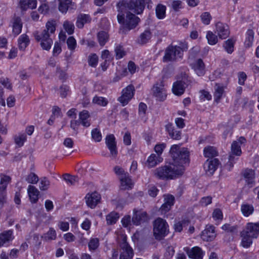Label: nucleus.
<instances>
[{
	"label": "nucleus",
	"mask_w": 259,
	"mask_h": 259,
	"mask_svg": "<svg viewBox=\"0 0 259 259\" xmlns=\"http://www.w3.org/2000/svg\"><path fill=\"white\" fill-rule=\"evenodd\" d=\"M185 170L183 166H178L174 163L156 168L153 170V175L156 178L162 180L175 179L182 176Z\"/></svg>",
	"instance_id": "obj_1"
},
{
	"label": "nucleus",
	"mask_w": 259,
	"mask_h": 259,
	"mask_svg": "<svg viewBox=\"0 0 259 259\" xmlns=\"http://www.w3.org/2000/svg\"><path fill=\"white\" fill-rule=\"evenodd\" d=\"M56 30V22L55 21H48L45 29L41 33L38 32L35 34V38L38 41H40V46L42 49L49 51L53 44V40L50 38V34L55 32Z\"/></svg>",
	"instance_id": "obj_2"
},
{
	"label": "nucleus",
	"mask_w": 259,
	"mask_h": 259,
	"mask_svg": "<svg viewBox=\"0 0 259 259\" xmlns=\"http://www.w3.org/2000/svg\"><path fill=\"white\" fill-rule=\"evenodd\" d=\"M174 164L178 166H183L184 164H188L190 161L189 151L186 148H181L179 145H172L169 151Z\"/></svg>",
	"instance_id": "obj_3"
},
{
	"label": "nucleus",
	"mask_w": 259,
	"mask_h": 259,
	"mask_svg": "<svg viewBox=\"0 0 259 259\" xmlns=\"http://www.w3.org/2000/svg\"><path fill=\"white\" fill-rule=\"evenodd\" d=\"M117 18L118 23L121 24L119 31L120 33L124 34L130 30L135 28L140 21L138 17L130 12L126 14L125 19L124 14L119 12Z\"/></svg>",
	"instance_id": "obj_4"
},
{
	"label": "nucleus",
	"mask_w": 259,
	"mask_h": 259,
	"mask_svg": "<svg viewBox=\"0 0 259 259\" xmlns=\"http://www.w3.org/2000/svg\"><path fill=\"white\" fill-rule=\"evenodd\" d=\"M240 234L242 245L244 247H249L252 243V238H256L259 235V222L248 223Z\"/></svg>",
	"instance_id": "obj_5"
},
{
	"label": "nucleus",
	"mask_w": 259,
	"mask_h": 259,
	"mask_svg": "<svg viewBox=\"0 0 259 259\" xmlns=\"http://www.w3.org/2000/svg\"><path fill=\"white\" fill-rule=\"evenodd\" d=\"M150 3H151V0H130L127 3L122 1L117 4L116 7L118 12H123V10L127 8L128 10L138 15L143 13L146 5Z\"/></svg>",
	"instance_id": "obj_6"
},
{
	"label": "nucleus",
	"mask_w": 259,
	"mask_h": 259,
	"mask_svg": "<svg viewBox=\"0 0 259 259\" xmlns=\"http://www.w3.org/2000/svg\"><path fill=\"white\" fill-rule=\"evenodd\" d=\"M187 49L188 45L186 43H181L179 46H169L165 51V54L163 57V62L173 61L182 58L183 52Z\"/></svg>",
	"instance_id": "obj_7"
},
{
	"label": "nucleus",
	"mask_w": 259,
	"mask_h": 259,
	"mask_svg": "<svg viewBox=\"0 0 259 259\" xmlns=\"http://www.w3.org/2000/svg\"><path fill=\"white\" fill-rule=\"evenodd\" d=\"M168 233V225L166 221L161 218L153 222V233L157 239H161Z\"/></svg>",
	"instance_id": "obj_8"
},
{
	"label": "nucleus",
	"mask_w": 259,
	"mask_h": 259,
	"mask_svg": "<svg viewBox=\"0 0 259 259\" xmlns=\"http://www.w3.org/2000/svg\"><path fill=\"white\" fill-rule=\"evenodd\" d=\"M135 88L130 84L122 90V95L118 98V101L124 106L126 105L134 95Z\"/></svg>",
	"instance_id": "obj_9"
},
{
	"label": "nucleus",
	"mask_w": 259,
	"mask_h": 259,
	"mask_svg": "<svg viewBox=\"0 0 259 259\" xmlns=\"http://www.w3.org/2000/svg\"><path fill=\"white\" fill-rule=\"evenodd\" d=\"M164 85L162 81L157 82L153 88V95L159 101H163L166 97V90L164 87Z\"/></svg>",
	"instance_id": "obj_10"
},
{
	"label": "nucleus",
	"mask_w": 259,
	"mask_h": 259,
	"mask_svg": "<svg viewBox=\"0 0 259 259\" xmlns=\"http://www.w3.org/2000/svg\"><path fill=\"white\" fill-rule=\"evenodd\" d=\"M134 214L132 217V223L134 225L138 226L147 222L148 220V216L146 211L141 210H133Z\"/></svg>",
	"instance_id": "obj_11"
},
{
	"label": "nucleus",
	"mask_w": 259,
	"mask_h": 259,
	"mask_svg": "<svg viewBox=\"0 0 259 259\" xmlns=\"http://www.w3.org/2000/svg\"><path fill=\"white\" fill-rule=\"evenodd\" d=\"M105 140L106 144L110 150L111 155L113 157H115L117 155V149L114 135L112 134L107 135Z\"/></svg>",
	"instance_id": "obj_12"
},
{
	"label": "nucleus",
	"mask_w": 259,
	"mask_h": 259,
	"mask_svg": "<svg viewBox=\"0 0 259 259\" xmlns=\"http://www.w3.org/2000/svg\"><path fill=\"white\" fill-rule=\"evenodd\" d=\"M188 257L191 259H202L204 252L201 248L195 246L191 249L188 247L184 248Z\"/></svg>",
	"instance_id": "obj_13"
},
{
	"label": "nucleus",
	"mask_w": 259,
	"mask_h": 259,
	"mask_svg": "<svg viewBox=\"0 0 259 259\" xmlns=\"http://www.w3.org/2000/svg\"><path fill=\"white\" fill-rule=\"evenodd\" d=\"M87 205L91 208H94L100 202V195L97 192L88 193L85 196Z\"/></svg>",
	"instance_id": "obj_14"
},
{
	"label": "nucleus",
	"mask_w": 259,
	"mask_h": 259,
	"mask_svg": "<svg viewBox=\"0 0 259 259\" xmlns=\"http://www.w3.org/2000/svg\"><path fill=\"white\" fill-rule=\"evenodd\" d=\"M219 160L217 158L207 159L204 164V168L208 175H212L219 165Z\"/></svg>",
	"instance_id": "obj_15"
},
{
	"label": "nucleus",
	"mask_w": 259,
	"mask_h": 259,
	"mask_svg": "<svg viewBox=\"0 0 259 259\" xmlns=\"http://www.w3.org/2000/svg\"><path fill=\"white\" fill-rule=\"evenodd\" d=\"M214 229V227L212 225H207L201 233L202 239L206 241L212 240L216 236Z\"/></svg>",
	"instance_id": "obj_16"
},
{
	"label": "nucleus",
	"mask_w": 259,
	"mask_h": 259,
	"mask_svg": "<svg viewBox=\"0 0 259 259\" xmlns=\"http://www.w3.org/2000/svg\"><path fill=\"white\" fill-rule=\"evenodd\" d=\"M215 26L216 31L220 38L226 39L229 36L230 31L227 25L221 22H218Z\"/></svg>",
	"instance_id": "obj_17"
},
{
	"label": "nucleus",
	"mask_w": 259,
	"mask_h": 259,
	"mask_svg": "<svg viewBox=\"0 0 259 259\" xmlns=\"http://www.w3.org/2000/svg\"><path fill=\"white\" fill-rule=\"evenodd\" d=\"M246 142V139L243 137H240L236 141L233 142L231 145V151L232 154H234L236 156H240L242 151L241 149V145Z\"/></svg>",
	"instance_id": "obj_18"
},
{
	"label": "nucleus",
	"mask_w": 259,
	"mask_h": 259,
	"mask_svg": "<svg viewBox=\"0 0 259 259\" xmlns=\"http://www.w3.org/2000/svg\"><path fill=\"white\" fill-rule=\"evenodd\" d=\"M190 65L197 75L201 76L205 74V64L201 59L196 60Z\"/></svg>",
	"instance_id": "obj_19"
},
{
	"label": "nucleus",
	"mask_w": 259,
	"mask_h": 259,
	"mask_svg": "<svg viewBox=\"0 0 259 259\" xmlns=\"http://www.w3.org/2000/svg\"><path fill=\"white\" fill-rule=\"evenodd\" d=\"M164 201V203L159 209L162 214L166 213L170 209L174 204L175 197L171 195H165Z\"/></svg>",
	"instance_id": "obj_20"
},
{
	"label": "nucleus",
	"mask_w": 259,
	"mask_h": 259,
	"mask_svg": "<svg viewBox=\"0 0 259 259\" xmlns=\"http://www.w3.org/2000/svg\"><path fill=\"white\" fill-rule=\"evenodd\" d=\"M120 247L123 250L122 254L125 253L126 256L129 258L132 259L134 255V251L132 248L130 246L127 242V238L126 236H123L121 242L120 243Z\"/></svg>",
	"instance_id": "obj_21"
},
{
	"label": "nucleus",
	"mask_w": 259,
	"mask_h": 259,
	"mask_svg": "<svg viewBox=\"0 0 259 259\" xmlns=\"http://www.w3.org/2000/svg\"><path fill=\"white\" fill-rule=\"evenodd\" d=\"M187 85L183 80H179L175 82L172 87V92L177 96H181L184 94Z\"/></svg>",
	"instance_id": "obj_22"
},
{
	"label": "nucleus",
	"mask_w": 259,
	"mask_h": 259,
	"mask_svg": "<svg viewBox=\"0 0 259 259\" xmlns=\"http://www.w3.org/2000/svg\"><path fill=\"white\" fill-rule=\"evenodd\" d=\"M165 130L168 132L170 138L174 140H180L181 138V132L176 130L171 123H168L165 125Z\"/></svg>",
	"instance_id": "obj_23"
},
{
	"label": "nucleus",
	"mask_w": 259,
	"mask_h": 259,
	"mask_svg": "<svg viewBox=\"0 0 259 259\" xmlns=\"http://www.w3.org/2000/svg\"><path fill=\"white\" fill-rule=\"evenodd\" d=\"M163 161V158L158 154H151L147 160V165L149 168L155 166Z\"/></svg>",
	"instance_id": "obj_24"
},
{
	"label": "nucleus",
	"mask_w": 259,
	"mask_h": 259,
	"mask_svg": "<svg viewBox=\"0 0 259 259\" xmlns=\"http://www.w3.org/2000/svg\"><path fill=\"white\" fill-rule=\"evenodd\" d=\"M90 115L88 111L83 110L79 113V119H78L80 124L84 127H88L90 126L91 122L89 120Z\"/></svg>",
	"instance_id": "obj_25"
},
{
	"label": "nucleus",
	"mask_w": 259,
	"mask_h": 259,
	"mask_svg": "<svg viewBox=\"0 0 259 259\" xmlns=\"http://www.w3.org/2000/svg\"><path fill=\"white\" fill-rule=\"evenodd\" d=\"M14 238L12 230L5 231L0 234V247L9 243Z\"/></svg>",
	"instance_id": "obj_26"
},
{
	"label": "nucleus",
	"mask_w": 259,
	"mask_h": 259,
	"mask_svg": "<svg viewBox=\"0 0 259 259\" xmlns=\"http://www.w3.org/2000/svg\"><path fill=\"white\" fill-rule=\"evenodd\" d=\"M91 21V18L89 15L80 14L77 17L76 25L78 28H82L85 24L89 23Z\"/></svg>",
	"instance_id": "obj_27"
},
{
	"label": "nucleus",
	"mask_w": 259,
	"mask_h": 259,
	"mask_svg": "<svg viewBox=\"0 0 259 259\" xmlns=\"http://www.w3.org/2000/svg\"><path fill=\"white\" fill-rule=\"evenodd\" d=\"M13 33L17 35L22 30V22L19 17H14L12 20Z\"/></svg>",
	"instance_id": "obj_28"
},
{
	"label": "nucleus",
	"mask_w": 259,
	"mask_h": 259,
	"mask_svg": "<svg viewBox=\"0 0 259 259\" xmlns=\"http://www.w3.org/2000/svg\"><path fill=\"white\" fill-rule=\"evenodd\" d=\"M30 43L29 36L26 34L21 35L18 39V44L20 50L24 51Z\"/></svg>",
	"instance_id": "obj_29"
},
{
	"label": "nucleus",
	"mask_w": 259,
	"mask_h": 259,
	"mask_svg": "<svg viewBox=\"0 0 259 259\" xmlns=\"http://www.w3.org/2000/svg\"><path fill=\"white\" fill-rule=\"evenodd\" d=\"M28 193L30 201L33 203H36L38 199L39 191L34 186L29 185L28 188Z\"/></svg>",
	"instance_id": "obj_30"
},
{
	"label": "nucleus",
	"mask_w": 259,
	"mask_h": 259,
	"mask_svg": "<svg viewBox=\"0 0 259 259\" xmlns=\"http://www.w3.org/2000/svg\"><path fill=\"white\" fill-rule=\"evenodd\" d=\"M236 41V39L232 37L224 41L223 47L227 53L231 54L234 52Z\"/></svg>",
	"instance_id": "obj_31"
},
{
	"label": "nucleus",
	"mask_w": 259,
	"mask_h": 259,
	"mask_svg": "<svg viewBox=\"0 0 259 259\" xmlns=\"http://www.w3.org/2000/svg\"><path fill=\"white\" fill-rule=\"evenodd\" d=\"M120 181L121 189H131L133 185L132 181L128 173L125 175V177H121Z\"/></svg>",
	"instance_id": "obj_32"
},
{
	"label": "nucleus",
	"mask_w": 259,
	"mask_h": 259,
	"mask_svg": "<svg viewBox=\"0 0 259 259\" xmlns=\"http://www.w3.org/2000/svg\"><path fill=\"white\" fill-rule=\"evenodd\" d=\"M243 176L248 185H252L254 183V172L252 169H245L243 172Z\"/></svg>",
	"instance_id": "obj_33"
},
{
	"label": "nucleus",
	"mask_w": 259,
	"mask_h": 259,
	"mask_svg": "<svg viewBox=\"0 0 259 259\" xmlns=\"http://www.w3.org/2000/svg\"><path fill=\"white\" fill-rule=\"evenodd\" d=\"M224 92V87L218 83H216L214 86V101L219 103L221 99Z\"/></svg>",
	"instance_id": "obj_34"
},
{
	"label": "nucleus",
	"mask_w": 259,
	"mask_h": 259,
	"mask_svg": "<svg viewBox=\"0 0 259 259\" xmlns=\"http://www.w3.org/2000/svg\"><path fill=\"white\" fill-rule=\"evenodd\" d=\"M59 2L58 9L62 13H66L70 6L72 5V0H58Z\"/></svg>",
	"instance_id": "obj_35"
},
{
	"label": "nucleus",
	"mask_w": 259,
	"mask_h": 259,
	"mask_svg": "<svg viewBox=\"0 0 259 259\" xmlns=\"http://www.w3.org/2000/svg\"><path fill=\"white\" fill-rule=\"evenodd\" d=\"M151 37V32L149 30H146L144 32L141 33L137 40V42L139 44H146Z\"/></svg>",
	"instance_id": "obj_36"
},
{
	"label": "nucleus",
	"mask_w": 259,
	"mask_h": 259,
	"mask_svg": "<svg viewBox=\"0 0 259 259\" xmlns=\"http://www.w3.org/2000/svg\"><path fill=\"white\" fill-rule=\"evenodd\" d=\"M63 180L70 186H74L78 182L79 178L75 176H72L68 174L63 175Z\"/></svg>",
	"instance_id": "obj_37"
},
{
	"label": "nucleus",
	"mask_w": 259,
	"mask_h": 259,
	"mask_svg": "<svg viewBox=\"0 0 259 259\" xmlns=\"http://www.w3.org/2000/svg\"><path fill=\"white\" fill-rule=\"evenodd\" d=\"M241 210L244 216L248 217L253 213L254 207L251 204L244 203L241 205Z\"/></svg>",
	"instance_id": "obj_38"
},
{
	"label": "nucleus",
	"mask_w": 259,
	"mask_h": 259,
	"mask_svg": "<svg viewBox=\"0 0 259 259\" xmlns=\"http://www.w3.org/2000/svg\"><path fill=\"white\" fill-rule=\"evenodd\" d=\"M0 177V189L6 190L8 185L11 182L12 179L9 176L4 174H1Z\"/></svg>",
	"instance_id": "obj_39"
},
{
	"label": "nucleus",
	"mask_w": 259,
	"mask_h": 259,
	"mask_svg": "<svg viewBox=\"0 0 259 259\" xmlns=\"http://www.w3.org/2000/svg\"><path fill=\"white\" fill-rule=\"evenodd\" d=\"M203 154L206 157H213L218 155V152L214 147L208 146L204 148Z\"/></svg>",
	"instance_id": "obj_40"
},
{
	"label": "nucleus",
	"mask_w": 259,
	"mask_h": 259,
	"mask_svg": "<svg viewBox=\"0 0 259 259\" xmlns=\"http://www.w3.org/2000/svg\"><path fill=\"white\" fill-rule=\"evenodd\" d=\"M41 238L47 241L55 240L56 238V231L53 228H50L48 232L41 236Z\"/></svg>",
	"instance_id": "obj_41"
},
{
	"label": "nucleus",
	"mask_w": 259,
	"mask_h": 259,
	"mask_svg": "<svg viewBox=\"0 0 259 259\" xmlns=\"http://www.w3.org/2000/svg\"><path fill=\"white\" fill-rule=\"evenodd\" d=\"M155 11L156 17L159 19H162L165 17L166 7L162 4H158Z\"/></svg>",
	"instance_id": "obj_42"
},
{
	"label": "nucleus",
	"mask_w": 259,
	"mask_h": 259,
	"mask_svg": "<svg viewBox=\"0 0 259 259\" xmlns=\"http://www.w3.org/2000/svg\"><path fill=\"white\" fill-rule=\"evenodd\" d=\"M97 37L99 44L101 46H103L108 41L109 35L105 31H101L98 32Z\"/></svg>",
	"instance_id": "obj_43"
},
{
	"label": "nucleus",
	"mask_w": 259,
	"mask_h": 259,
	"mask_svg": "<svg viewBox=\"0 0 259 259\" xmlns=\"http://www.w3.org/2000/svg\"><path fill=\"white\" fill-rule=\"evenodd\" d=\"M119 214L115 212H111L106 216V221L108 225H113L116 223L119 219Z\"/></svg>",
	"instance_id": "obj_44"
},
{
	"label": "nucleus",
	"mask_w": 259,
	"mask_h": 259,
	"mask_svg": "<svg viewBox=\"0 0 259 259\" xmlns=\"http://www.w3.org/2000/svg\"><path fill=\"white\" fill-rule=\"evenodd\" d=\"M92 102L94 104L103 107L107 106L108 103V101L107 99L104 97L97 96H96L93 98Z\"/></svg>",
	"instance_id": "obj_45"
},
{
	"label": "nucleus",
	"mask_w": 259,
	"mask_h": 259,
	"mask_svg": "<svg viewBox=\"0 0 259 259\" xmlns=\"http://www.w3.org/2000/svg\"><path fill=\"white\" fill-rule=\"evenodd\" d=\"M246 38L244 42L246 47H250L252 46L254 40V32L251 29H248L246 32Z\"/></svg>",
	"instance_id": "obj_46"
},
{
	"label": "nucleus",
	"mask_w": 259,
	"mask_h": 259,
	"mask_svg": "<svg viewBox=\"0 0 259 259\" xmlns=\"http://www.w3.org/2000/svg\"><path fill=\"white\" fill-rule=\"evenodd\" d=\"M26 135L25 134H19L18 135H15L14 137L15 143L19 147H22L26 141Z\"/></svg>",
	"instance_id": "obj_47"
},
{
	"label": "nucleus",
	"mask_w": 259,
	"mask_h": 259,
	"mask_svg": "<svg viewBox=\"0 0 259 259\" xmlns=\"http://www.w3.org/2000/svg\"><path fill=\"white\" fill-rule=\"evenodd\" d=\"M206 37L207 39L208 44L210 45H214L218 42V36L210 31L207 32Z\"/></svg>",
	"instance_id": "obj_48"
},
{
	"label": "nucleus",
	"mask_w": 259,
	"mask_h": 259,
	"mask_svg": "<svg viewBox=\"0 0 259 259\" xmlns=\"http://www.w3.org/2000/svg\"><path fill=\"white\" fill-rule=\"evenodd\" d=\"M99 246V240L97 238H94L90 239L88 243L89 249L91 251H95Z\"/></svg>",
	"instance_id": "obj_49"
},
{
	"label": "nucleus",
	"mask_w": 259,
	"mask_h": 259,
	"mask_svg": "<svg viewBox=\"0 0 259 259\" xmlns=\"http://www.w3.org/2000/svg\"><path fill=\"white\" fill-rule=\"evenodd\" d=\"M115 57L116 59H120L123 58L126 54L123 47L120 45H118L115 48Z\"/></svg>",
	"instance_id": "obj_50"
},
{
	"label": "nucleus",
	"mask_w": 259,
	"mask_h": 259,
	"mask_svg": "<svg viewBox=\"0 0 259 259\" xmlns=\"http://www.w3.org/2000/svg\"><path fill=\"white\" fill-rule=\"evenodd\" d=\"M222 229L227 232L232 233L233 235L236 234L238 232L237 226H231L228 224L223 225Z\"/></svg>",
	"instance_id": "obj_51"
},
{
	"label": "nucleus",
	"mask_w": 259,
	"mask_h": 259,
	"mask_svg": "<svg viewBox=\"0 0 259 259\" xmlns=\"http://www.w3.org/2000/svg\"><path fill=\"white\" fill-rule=\"evenodd\" d=\"M92 138L96 142H100L102 140V135L100 130L97 128L91 132Z\"/></svg>",
	"instance_id": "obj_52"
},
{
	"label": "nucleus",
	"mask_w": 259,
	"mask_h": 259,
	"mask_svg": "<svg viewBox=\"0 0 259 259\" xmlns=\"http://www.w3.org/2000/svg\"><path fill=\"white\" fill-rule=\"evenodd\" d=\"M63 27L68 34L70 35L73 33L74 26L72 22L68 21H65L63 24Z\"/></svg>",
	"instance_id": "obj_53"
},
{
	"label": "nucleus",
	"mask_w": 259,
	"mask_h": 259,
	"mask_svg": "<svg viewBox=\"0 0 259 259\" xmlns=\"http://www.w3.org/2000/svg\"><path fill=\"white\" fill-rule=\"evenodd\" d=\"M80 124H81L78 120L73 119L70 121V127L73 130L75 135H77L78 133V130Z\"/></svg>",
	"instance_id": "obj_54"
},
{
	"label": "nucleus",
	"mask_w": 259,
	"mask_h": 259,
	"mask_svg": "<svg viewBox=\"0 0 259 259\" xmlns=\"http://www.w3.org/2000/svg\"><path fill=\"white\" fill-rule=\"evenodd\" d=\"M200 18L202 22L205 25H208L210 23L212 17L209 12H203L200 15Z\"/></svg>",
	"instance_id": "obj_55"
},
{
	"label": "nucleus",
	"mask_w": 259,
	"mask_h": 259,
	"mask_svg": "<svg viewBox=\"0 0 259 259\" xmlns=\"http://www.w3.org/2000/svg\"><path fill=\"white\" fill-rule=\"evenodd\" d=\"M50 183L49 180L46 177L41 178V181L39 184V189L41 190H47L50 186Z\"/></svg>",
	"instance_id": "obj_56"
},
{
	"label": "nucleus",
	"mask_w": 259,
	"mask_h": 259,
	"mask_svg": "<svg viewBox=\"0 0 259 259\" xmlns=\"http://www.w3.org/2000/svg\"><path fill=\"white\" fill-rule=\"evenodd\" d=\"M98 57L96 54H93L89 56L88 63L89 65L93 67H95L98 63Z\"/></svg>",
	"instance_id": "obj_57"
},
{
	"label": "nucleus",
	"mask_w": 259,
	"mask_h": 259,
	"mask_svg": "<svg viewBox=\"0 0 259 259\" xmlns=\"http://www.w3.org/2000/svg\"><path fill=\"white\" fill-rule=\"evenodd\" d=\"M38 180L37 176L33 172H31L28 175L26 179V181L31 184H36Z\"/></svg>",
	"instance_id": "obj_58"
},
{
	"label": "nucleus",
	"mask_w": 259,
	"mask_h": 259,
	"mask_svg": "<svg viewBox=\"0 0 259 259\" xmlns=\"http://www.w3.org/2000/svg\"><path fill=\"white\" fill-rule=\"evenodd\" d=\"M68 48L71 50H74L76 46V40L73 36H70L67 40Z\"/></svg>",
	"instance_id": "obj_59"
},
{
	"label": "nucleus",
	"mask_w": 259,
	"mask_h": 259,
	"mask_svg": "<svg viewBox=\"0 0 259 259\" xmlns=\"http://www.w3.org/2000/svg\"><path fill=\"white\" fill-rule=\"evenodd\" d=\"M114 171L117 176H119V179L121 177H125V175L127 174V172H125L122 168L119 166H115L114 167Z\"/></svg>",
	"instance_id": "obj_60"
},
{
	"label": "nucleus",
	"mask_w": 259,
	"mask_h": 259,
	"mask_svg": "<svg viewBox=\"0 0 259 259\" xmlns=\"http://www.w3.org/2000/svg\"><path fill=\"white\" fill-rule=\"evenodd\" d=\"M175 253V249L172 246H168L166 248V252L164 254L165 257L167 258H170L172 257Z\"/></svg>",
	"instance_id": "obj_61"
},
{
	"label": "nucleus",
	"mask_w": 259,
	"mask_h": 259,
	"mask_svg": "<svg viewBox=\"0 0 259 259\" xmlns=\"http://www.w3.org/2000/svg\"><path fill=\"white\" fill-rule=\"evenodd\" d=\"M212 217L214 219L222 220L223 219V213L220 209L216 208L213 210L212 213Z\"/></svg>",
	"instance_id": "obj_62"
},
{
	"label": "nucleus",
	"mask_w": 259,
	"mask_h": 259,
	"mask_svg": "<svg viewBox=\"0 0 259 259\" xmlns=\"http://www.w3.org/2000/svg\"><path fill=\"white\" fill-rule=\"evenodd\" d=\"M7 191L0 189V204L3 205L6 202Z\"/></svg>",
	"instance_id": "obj_63"
},
{
	"label": "nucleus",
	"mask_w": 259,
	"mask_h": 259,
	"mask_svg": "<svg viewBox=\"0 0 259 259\" xmlns=\"http://www.w3.org/2000/svg\"><path fill=\"white\" fill-rule=\"evenodd\" d=\"M182 2L181 1H174L172 2L171 6L175 11H178L182 8Z\"/></svg>",
	"instance_id": "obj_64"
}]
</instances>
